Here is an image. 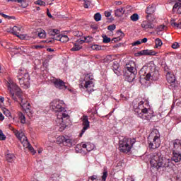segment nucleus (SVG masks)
<instances>
[{
    "label": "nucleus",
    "mask_w": 181,
    "mask_h": 181,
    "mask_svg": "<svg viewBox=\"0 0 181 181\" xmlns=\"http://www.w3.org/2000/svg\"><path fill=\"white\" fill-rule=\"evenodd\" d=\"M60 37H62V35H56L54 37H53V40H59L60 42Z\"/></svg>",
    "instance_id": "nucleus-49"
},
{
    "label": "nucleus",
    "mask_w": 181,
    "mask_h": 181,
    "mask_svg": "<svg viewBox=\"0 0 181 181\" xmlns=\"http://www.w3.org/2000/svg\"><path fill=\"white\" fill-rule=\"evenodd\" d=\"M91 47H92L93 50H101V47H100V45H92Z\"/></svg>",
    "instance_id": "nucleus-45"
},
{
    "label": "nucleus",
    "mask_w": 181,
    "mask_h": 181,
    "mask_svg": "<svg viewBox=\"0 0 181 181\" xmlns=\"http://www.w3.org/2000/svg\"><path fill=\"white\" fill-rule=\"evenodd\" d=\"M18 4H21L22 8H28L29 3L26 0H18Z\"/></svg>",
    "instance_id": "nucleus-29"
},
{
    "label": "nucleus",
    "mask_w": 181,
    "mask_h": 181,
    "mask_svg": "<svg viewBox=\"0 0 181 181\" xmlns=\"http://www.w3.org/2000/svg\"><path fill=\"white\" fill-rule=\"evenodd\" d=\"M33 49H43V46H42V45H34V46H33Z\"/></svg>",
    "instance_id": "nucleus-50"
},
{
    "label": "nucleus",
    "mask_w": 181,
    "mask_h": 181,
    "mask_svg": "<svg viewBox=\"0 0 181 181\" xmlns=\"http://www.w3.org/2000/svg\"><path fill=\"white\" fill-rule=\"evenodd\" d=\"M81 46L78 44H74V47L71 49V52H78V50H81Z\"/></svg>",
    "instance_id": "nucleus-31"
},
{
    "label": "nucleus",
    "mask_w": 181,
    "mask_h": 181,
    "mask_svg": "<svg viewBox=\"0 0 181 181\" xmlns=\"http://www.w3.org/2000/svg\"><path fill=\"white\" fill-rule=\"evenodd\" d=\"M86 41L85 40H77V42L79 43V45H83V43H84Z\"/></svg>",
    "instance_id": "nucleus-58"
},
{
    "label": "nucleus",
    "mask_w": 181,
    "mask_h": 181,
    "mask_svg": "<svg viewBox=\"0 0 181 181\" xmlns=\"http://www.w3.org/2000/svg\"><path fill=\"white\" fill-rule=\"evenodd\" d=\"M113 71L115 73V74H117V76H121V72L118 71V66H117V68H115V66H113Z\"/></svg>",
    "instance_id": "nucleus-46"
},
{
    "label": "nucleus",
    "mask_w": 181,
    "mask_h": 181,
    "mask_svg": "<svg viewBox=\"0 0 181 181\" xmlns=\"http://www.w3.org/2000/svg\"><path fill=\"white\" fill-rule=\"evenodd\" d=\"M166 78L168 83H169L170 84H172L176 81V78L175 77V75L170 72L167 73Z\"/></svg>",
    "instance_id": "nucleus-19"
},
{
    "label": "nucleus",
    "mask_w": 181,
    "mask_h": 181,
    "mask_svg": "<svg viewBox=\"0 0 181 181\" xmlns=\"http://www.w3.org/2000/svg\"><path fill=\"white\" fill-rule=\"evenodd\" d=\"M11 33H13V35H15L16 36H17V35H19V33H21V27H18V26L13 27Z\"/></svg>",
    "instance_id": "nucleus-27"
},
{
    "label": "nucleus",
    "mask_w": 181,
    "mask_h": 181,
    "mask_svg": "<svg viewBox=\"0 0 181 181\" xmlns=\"http://www.w3.org/2000/svg\"><path fill=\"white\" fill-rule=\"evenodd\" d=\"M124 13H125V9L124 8H117L115 11V15L118 18H119V16H122Z\"/></svg>",
    "instance_id": "nucleus-25"
},
{
    "label": "nucleus",
    "mask_w": 181,
    "mask_h": 181,
    "mask_svg": "<svg viewBox=\"0 0 181 181\" xmlns=\"http://www.w3.org/2000/svg\"><path fill=\"white\" fill-rule=\"evenodd\" d=\"M47 15L49 18H53V16H52V14L49 12L47 13Z\"/></svg>",
    "instance_id": "nucleus-63"
},
{
    "label": "nucleus",
    "mask_w": 181,
    "mask_h": 181,
    "mask_svg": "<svg viewBox=\"0 0 181 181\" xmlns=\"http://www.w3.org/2000/svg\"><path fill=\"white\" fill-rule=\"evenodd\" d=\"M5 119V117H4V115H2L1 112H0V120L4 121Z\"/></svg>",
    "instance_id": "nucleus-60"
},
{
    "label": "nucleus",
    "mask_w": 181,
    "mask_h": 181,
    "mask_svg": "<svg viewBox=\"0 0 181 181\" xmlns=\"http://www.w3.org/2000/svg\"><path fill=\"white\" fill-rule=\"evenodd\" d=\"M50 108L53 110L57 114L56 122L57 125L63 127L64 125V118H69V113L66 110V105L64 102L60 100H54L50 103Z\"/></svg>",
    "instance_id": "nucleus-2"
},
{
    "label": "nucleus",
    "mask_w": 181,
    "mask_h": 181,
    "mask_svg": "<svg viewBox=\"0 0 181 181\" xmlns=\"http://www.w3.org/2000/svg\"><path fill=\"white\" fill-rule=\"evenodd\" d=\"M165 28H166V26L165 25H160L158 28V30H160V32H162V30H165Z\"/></svg>",
    "instance_id": "nucleus-52"
},
{
    "label": "nucleus",
    "mask_w": 181,
    "mask_h": 181,
    "mask_svg": "<svg viewBox=\"0 0 181 181\" xmlns=\"http://www.w3.org/2000/svg\"><path fill=\"white\" fill-rule=\"evenodd\" d=\"M59 33H60V31L57 29H49L48 30V35H49V36H56V35H59Z\"/></svg>",
    "instance_id": "nucleus-26"
},
{
    "label": "nucleus",
    "mask_w": 181,
    "mask_h": 181,
    "mask_svg": "<svg viewBox=\"0 0 181 181\" xmlns=\"http://www.w3.org/2000/svg\"><path fill=\"white\" fill-rule=\"evenodd\" d=\"M13 133L15 134L16 138H18V139H19V141L21 142L24 148H28L33 155L36 153L35 148H33L32 145H30V143H29V141L28 140L26 136H25V133H23V132L14 129Z\"/></svg>",
    "instance_id": "nucleus-9"
},
{
    "label": "nucleus",
    "mask_w": 181,
    "mask_h": 181,
    "mask_svg": "<svg viewBox=\"0 0 181 181\" xmlns=\"http://www.w3.org/2000/svg\"><path fill=\"white\" fill-rule=\"evenodd\" d=\"M4 114H6V117H11V112L8 110L4 111Z\"/></svg>",
    "instance_id": "nucleus-59"
},
{
    "label": "nucleus",
    "mask_w": 181,
    "mask_h": 181,
    "mask_svg": "<svg viewBox=\"0 0 181 181\" xmlns=\"http://www.w3.org/2000/svg\"><path fill=\"white\" fill-rule=\"evenodd\" d=\"M141 77H144L146 81H158L159 80V71L156 70V66L153 62H150L144 65L140 70Z\"/></svg>",
    "instance_id": "nucleus-3"
},
{
    "label": "nucleus",
    "mask_w": 181,
    "mask_h": 181,
    "mask_svg": "<svg viewBox=\"0 0 181 181\" xmlns=\"http://www.w3.org/2000/svg\"><path fill=\"white\" fill-rule=\"evenodd\" d=\"M174 150L173 151V157L171 160L177 163L181 160V140L176 139L173 142Z\"/></svg>",
    "instance_id": "nucleus-11"
},
{
    "label": "nucleus",
    "mask_w": 181,
    "mask_h": 181,
    "mask_svg": "<svg viewBox=\"0 0 181 181\" xmlns=\"http://www.w3.org/2000/svg\"><path fill=\"white\" fill-rule=\"evenodd\" d=\"M18 83L23 88H29L30 87V76L25 69H20L17 76Z\"/></svg>",
    "instance_id": "nucleus-5"
},
{
    "label": "nucleus",
    "mask_w": 181,
    "mask_h": 181,
    "mask_svg": "<svg viewBox=\"0 0 181 181\" xmlns=\"http://www.w3.org/2000/svg\"><path fill=\"white\" fill-rule=\"evenodd\" d=\"M140 42H141V43H146V42H148V38L144 37L142 40H141Z\"/></svg>",
    "instance_id": "nucleus-57"
},
{
    "label": "nucleus",
    "mask_w": 181,
    "mask_h": 181,
    "mask_svg": "<svg viewBox=\"0 0 181 181\" xmlns=\"http://www.w3.org/2000/svg\"><path fill=\"white\" fill-rule=\"evenodd\" d=\"M0 15L3 16V18H5V19H15V17L10 16L2 13H0Z\"/></svg>",
    "instance_id": "nucleus-44"
},
{
    "label": "nucleus",
    "mask_w": 181,
    "mask_h": 181,
    "mask_svg": "<svg viewBox=\"0 0 181 181\" xmlns=\"http://www.w3.org/2000/svg\"><path fill=\"white\" fill-rule=\"evenodd\" d=\"M135 142V139H123L119 141V150L124 153H128Z\"/></svg>",
    "instance_id": "nucleus-10"
},
{
    "label": "nucleus",
    "mask_w": 181,
    "mask_h": 181,
    "mask_svg": "<svg viewBox=\"0 0 181 181\" xmlns=\"http://www.w3.org/2000/svg\"><path fill=\"white\" fill-rule=\"evenodd\" d=\"M16 36H17V37H19L20 39H22V40L26 38V36H25V35H19V34H18V35H17Z\"/></svg>",
    "instance_id": "nucleus-54"
},
{
    "label": "nucleus",
    "mask_w": 181,
    "mask_h": 181,
    "mask_svg": "<svg viewBox=\"0 0 181 181\" xmlns=\"http://www.w3.org/2000/svg\"><path fill=\"white\" fill-rule=\"evenodd\" d=\"M115 28H116L115 25L112 24L107 27V30H110V32H112V30H115Z\"/></svg>",
    "instance_id": "nucleus-47"
},
{
    "label": "nucleus",
    "mask_w": 181,
    "mask_h": 181,
    "mask_svg": "<svg viewBox=\"0 0 181 181\" xmlns=\"http://www.w3.org/2000/svg\"><path fill=\"white\" fill-rule=\"evenodd\" d=\"M19 119H21V124H25L26 123V117L25 115L22 113L19 114Z\"/></svg>",
    "instance_id": "nucleus-35"
},
{
    "label": "nucleus",
    "mask_w": 181,
    "mask_h": 181,
    "mask_svg": "<svg viewBox=\"0 0 181 181\" xmlns=\"http://www.w3.org/2000/svg\"><path fill=\"white\" fill-rule=\"evenodd\" d=\"M156 43V48L158 49V47H160L163 43L162 42V40L157 38L155 40Z\"/></svg>",
    "instance_id": "nucleus-32"
},
{
    "label": "nucleus",
    "mask_w": 181,
    "mask_h": 181,
    "mask_svg": "<svg viewBox=\"0 0 181 181\" xmlns=\"http://www.w3.org/2000/svg\"><path fill=\"white\" fill-rule=\"evenodd\" d=\"M36 5H40L41 6H45L46 5V3L42 0H37L35 2Z\"/></svg>",
    "instance_id": "nucleus-43"
},
{
    "label": "nucleus",
    "mask_w": 181,
    "mask_h": 181,
    "mask_svg": "<svg viewBox=\"0 0 181 181\" xmlns=\"http://www.w3.org/2000/svg\"><path fill=\"white\" fill-rule=\"evenodd\" d=\"M6 159L7 162L12 163V162H15L16 157H15V155L13 153H7L6 155Z\"/></svg>",
    "instance_id": "nucleus-23"
},
{
    "label": "nucleus",
    "mask_w": 181,
    "mask_h": 181,
    "mask_svg": "<svg viewBox=\"0 0 181 181\" xmlns=\"http://www.w3.org/2000/svg\"><path fill=\"white\" fill-rule=\"evenodd\" d=\"M130 19L133 22H136L139 19V16L138 15V13H134L131 16Z\"/></svg>",
    "instance_id": "nucleus-33"
},
{
    "label": "nucleus",
    "mask_w": 181,
    "mask_h": 181,
    "mask_svg": "<svg viewBox=\"0 0 181 181\" xmlns=\"http://www.w3.org/2000/svg\"><path fill=\"white\" fill-rule=\"evenodd\" d=\"M58 142L64 143L66 144V146H73L76 145V141L73 140L69 136H60L57 138Z\"/></svg>",
    "instance_id": "nucleus-12"
},
{
    "label": "nucleus",
    "mask_w": 181,
    "mask_h": 181,
    "mask_svg": "<svg viewBox=\"0 0 181 181\" xmlns=\"http://www.w3.org/2000/svg\"><path fill=\"white\" fill-rule=\"evenodd\" d=\"M13 52H15V50H17L16 53H25L26 51H25V47H16V48L13 49Z\"/></svg>",
    "instance_id": "nucleus-30"
},
{
    "label": "nucleus",
    "mask_w": 181,
    "mask_h": 181,
    "mask_svg": "<svg viewBox=\"0 0 181 181\" xmlns=\"http://www.w3.org/2000/svg\"><path fill=\"white\" fill-rule=\"evenodd\" d=\"M52 83L54 84V88L58 90H68L69 88L66 86V83L61 79L54 78L52 80Z\"/></svg>",
    "instance_id": "nucleus-13"
},
{
    "label": "nucleus",
    "mask_w": 181,
    "mask_h": 181,
    "mask_svg": "<svg viewBox=\"0 0 181 181\" xmlns=\"http://www.w3.org/2000/svg\"><path fill=\"white\" fill-rule=\"evenodd\" d=\"M23 109L25 110V111L26 114H28V117H30L32 115V114H33V112L30 109V105L25 106V107H23Z\"/></svg>",
    "instance_id": "nucleus-28"
},
{
    "label": "nucleus",
    "mask_w": 181,
    "mask_h": 181,
    "mask_svg": "<svg viewBox=\"0 0 181 181\" xmlns=\"http://www.w3.org/2000/svg\"><path fill=\"white\" fill-rule=\"evenodd\" d=\"M173 12H176L181 15V0H178L173 7Z\"/></svg>",
    "instance_id": "nucleus-18"
},
{
    "label": "nucleus",
    "mask_w": 181,
    "mask_h": 181,
    "mask_svg": "<svg viewBox=\"0 0 181 181\" xmlns=\"http://www.w3.org/2000/svg\"><path fill=\"white\" fill-rule=\"evenodd\" d=\"M6 87L9 91L11 98L14 100V101H18V98H16V95H17V97H21V95L22 94V90L21 88H19V86H18L12 80L7 81Z\"/></svg>",
    "instance_id": "nucleus-8"
},
{
    "label": "nucleus",
    "mask_w": 181,
    "mask_h": 181,
    "mask_svg": "<svg viewBox=\"0 0 181 181\" xmlns=\"http://www.w3.org/2000/svg\"><path fill=\"white\" fill-rule=\"evenodd\" d=\"M38 37L40 39H45V37H46V32L45 30H42L38 33Z\"/></svg>",
    "instance_id": "nucleus-38"
},
{
    "label": "nucleus",
    "mask_w": 181,
    "mask_h": 181,
    "mask_svg": "<svg viewBox=\"0 0 181 181\" xmlns=\"http://www.w3.org/2000/svg\"><path fill=\"white\" fill-rule=\"evenodd\" d=\"M107 177H108V171H107V170H104L101 177L102 181L107 180Z\"/></svg>",
    "instance_id": "nucleus-34"
},
{
    "label": "nucleus",
    "mask_w": 181,
    "mask_h": 181,
    "mask_svg": "<svg viewBox=\"0 0 181 181\" xmlns=\"http://www.w3.org/2000/svg\"><path fill=\"white\" fill-rule=\"evenodd\" d=\"M141 28H143L144 30H148V29H155V23L149 20L144 21L141 23Z\"/></svg>",
    "instance_id": "nucleus-15"
},
{
    "label": "nucleus",
    "mask_w": 181,
    "mask_h": 181,
    "mask_svg": "<svg viewBox=\"0 0 181 181\" xmlns=\"http://www.w3.org/2000/svg\"><path fill=\"white\" fill-rule=\"evenodd\" d=\"M86 77L89 79V81H86V83L84 85L85 88H91V87L94 86V82L93 80H94V78L93 76L87 75Z\"/></svg>",
    "instance_id": "nucleus-17"
},
{
    "label": "nucleus",
    "mask_w": 181,
    "mask_h": 181,
    "mask_svg": "<svg viewBox=\"0 0 181 181\" xmlns=\"http://www.w3.org/2000/svg\"><path fill=\"white\" fill-rule=\"evenodd\" d=\"M74 36H81V33L80 34V32H78V31H75V32H74Z\"/></svg>",
    "instance_id": "nucleus-56"
},
{
    "label": "nucleus",
    "mask_w": 181,
    "mask_h": 181,
    "mask_svg": "<svg viewBox=\"0 0 181 181\" xmlns=\"http://www.w3.org/2000/svg\"><path fill=\"white\" fill-rule=\"evenodd\" d=\"M18 98H20L21 101V106L22 108H25V107H28V105H30V103H29L26 99H23V98H22V94L21 95V97H18Z\"/></svg>",
    "instance_id": "nucleus-24"
},
{
    "label": "nucleus",
    "mask_w": 181,
    "mask_h": 181,
    "mask_svg": "<svg viewBox=\"0 0 181 181\" xmlns=\"http://www.w3.org/2000/svg\"><path fill=\"white\" fill-rule=\"evenodd\" d=\"M115 5H122V1H115Z\"/></svg>",
    "instance_id": "nucleus-62"
},
{
    "label": "nucleus",
    "mask_w": 181,
    "mask_h": 181,
    "mask_svg": "<svg viewBox=\"0 0 181 181\" xmlns=\"http://www.w3.org/2000/svg\"><path fill=\"white\" fill-rule=\"evenodd\" d=\"M156 6L155 5L148 6L146 10L147 13L146 18L151 16L152 13H155Z\"/></svg>",
    "instance_id": "nucleus-20"
},
{
    "label": "nucleus",
    "mask_w": 181,
    "mask_h": 181,
    "mask_svg": "<svg viewBox=\"0 0 181 181\" xmlns=\"http://www.w3.org/2000/svg\"><path fill=\"white\" fill-rule=\"evenodd\" d=\"M83 6L84 8H88V1H85Z\"/></svg>",
    "instance_id": "nucleus-61"
},
{
    "label": "nucleus",
    "mask_w": 181,
    "mask_h": 181,
    "mask_svg": "<svg viewBox=\"0 0 181 181\" xmlns=\"http://www.w3.org/2000/svg\"><path fill=\"white\" fill-rule=\"evenodd\" d=\"M6 139V136L4 134V132L0 129V141H5Z\"/></svg>",
    "instance_id": "nucleus-41"
},
{
    "label": "nucleus",
    "mask_w": 181,
    "mask_h": 181,
    "mask_svg": "<svg viewBox=\"0 0 181 181\" xmlns=\"http://www.w3.org/2000/svg\"><path fill=\"white\" fill-rule=\"evenodd\" d=\"M117 35L118 37L113 38L112 40L115 41V42H119V40H122V37H124V36H125V34H124V33H122V31H121V30H119L117 32Z\"/></svg>",
    "instance_id": "nucleus-21"
},
{
    "label": "nucleus",
    "mask_w": 181,
    "mask_h": 181,
    "mask_svg": "<svg viewBox=\"0 0 181 181\" xmlns=\"http://www.w3.org/2000/svg\"><path fill=\"white\" fill-rule=\"evenodd\" d=\"M94 19L95 22H100V21H101V14L100 13H96L94 15Z\"/></svg>",
    "instance_id": "nucleus-37"
},
{
    "label": "nucleus",
    "mask_w": 181,
    "mask_h": 181,
    "mask_svg": "<svg viewBox=\"0 0 181 181\" xmlns=\"http://www.w3.org/2000/svg\"><path fill=\"white\" fill-rule=\"evenodd\" d=\"M88 181H100V180H98L97 175H93L91 177H89Z\"/></svg>",
    "instance_id": "nucleus-42"
},
{
    "label": "nucleus",
    "mask_w": 181,
    "mask_h": 181,
    "mask_svg": "<svg viewBox=\"0 0 181 181\" xmlns=\"http://www.w3.org/2000/svg\"><path fill=\"white\" fill-rule=\"evenodd\" d=\"M180 45H179V43L177 42H174L173 45H172V47L173 49H179Z\"/></svg>",
    "instance_id": "nucleus-48"
},
{
    "label": "nucleus",
    "mask_w": 181,
    "mask_h": 181,
    "mask_svg": "<svg viewBox=\"0 0 181 181\" xmlns=\"http://www.w3.org/2000/svg\"><path fill=\"white\" fill-rule=\"evenodd\" d=\"M126 70L124 74V80L129 83H132L135 80V77L137 74L136 68H135V62H129L125 66Z\"/></svg>",
    "instance_id": "nucleus-6"
},
{
    "label": "nucleus",
    "mask_w": 181,
    "mask_h": 181,
    "mask_svg": "<svg viewBox=\"0 0 181 181\" xmlns=\"http://www.w3.org/2000/svg\"><path fill=\"white\" fill-rule=\"evenodd\" d=\"M60 42L62 43H66V42H69V37L67 35H62L60 37Z\"/></svg>",
    "instance_id": "nucleus-36"
},
{
    "label": "nucleus",
    "mask_w": 181,
    "mask_h": 181,
    "mask_svg": "<svg viewBox=\"0 0 181 181\" xmlns=\"http://www.w3.org/2000/svg\"><path fill=\"white\" fill-rule=\"evenodd\" d=\"M148 147L151 149H156L160 146V134L158 130L153 131L148 138Z\"/></svg>",
    "instance_id": "nucleus-7"
},
{
    "label": "nucleus",
    "mask_w": 181,
    "mask_h": 181,
    "mask_svg": "<svg viewBox=\"0 0 181 181\" xmlns=\"http://www.w3.org/2000/svg\"><path fill=\"white\" fill-rule=\"evenodd\" d=\"M90 28L93 30H97V29H98V26L97 25H90Z\"/></svg>",
    "instance_id": "nucleus-55"
},
{
    "label": "nucleus",
    "mask_w": 181,
    "mask_h": 181,
    "mask_svg": "<svg viewBox=\"0 0 181 181\" xmlns=\"http://www.w3.org/2000/svg\"><path fill=\"white\" fill-rule=\"evenodd\" d=\"M105 16H106V18H110V16H111V12L105 11Z\"/></svg>",
    "instance_id": "nucleus-53"
},
{
    "label": "nucleus",
    "mask_w": 181,
    "mask_h": 181,
    "mask_svg": "<svg viewBox=\"0 0 181 181\" xmlns=\"http://www.w3.org/2000/svg\"><path fill=\"white\" fill-rule=\"evenodd\" d=\"M84 39H85V42H86V43H90V42H93V40H94V38H93V37H91V36L84 37Z\"/></svg>",
    "instance_id": "nucleus-40"
},
{
    "label": "nucleus",
    "mask_w": 181,
    "mask_h": 181,
    "mask_svg": "<svg viewBox=\"0 0 181 181\" xmlns=\"http://www.w3.org/2000/svg\"><path fill=\"white\" fill-rule=\"evenodd\" d=\"M156 52L152 49H144L136 54V56H155Z\"/></svg>",
    "instance_id": "nucleus-16"
},
{
    "label": "nucleus",
    "mask_w": 181,
    "mask_h": 181,
    "mask_svg": "<svg viewBox=\"0 0 181 181\" xmlns=\"http://www.w3.org/2000/svg\"><path fill=\"white\" fill-rule=\"evenodd\" d=\"M83 127L79 134V136L81 137L83 136V135L84 134V132H86V131H87V129L90 128V122L88 121V117L87 116H83Z\"/></svg>",
    "instance_id": "nucleus-14"
},
{
    "label": "nucleus",
    "mask_w": 181,
    "mask_h": 181,
    "mask_svg": "<svg viewBox=\"0 0 181 181\" xmlns=\"http://www.w3.org/2000/svg\"><path fill=\"white\" fill-rule=\"evenodd\" d=\"M103 39V43H110L111 42V38L108 37L107 35L102 36Z\"/></svg>",
    "instance_id": "nucleus-39"
},
{
    "label": "nucleus",
    "mask_w": 181,
    "mask_h": 181,
    "mask_svg": "<svg viewBox=\"0 0 181 181\" xmlns=\"http://www.w3.org/2000/svg\"><path fill=\"white\" fill-rule=\"evenodd\" d=\"M82 148H86L88 152H91L94 149V144L91 143L83 144Z\"/></svg>",
    "instance_id": "nucleus-22"
},
{
    "label": "nucleus",
    "mask_w": 181,
    "mask_h": 181,
    "mask_svg": "<svg viewBox=\"0 0 181 181\" xmlns=\"http://www.w3.org/2000/svg\"><path fill=\"white\" fill-rule=\"evenodd\" d=\"M144 104H145V101L141 100L139 103L138 106L136 107H134V112L136 115H138L141 119L149 120L153 117V113L151 109L146 108Z\"/></svg>",
    "instance_id": "nucleus-4"
},
{
    "label": "nucleus",
    "mask_w": 181,
    "mask_h": 181,
    "mask_svg": "<svg viewBox=\"0 0 181 181\" xmlns=\"http://www.w3.org/2000/svg\"><path fill=\"white\" fill-rule=\"evenodd\" d=\"M47 50V52H53L54 51L53 49H52V48H48Z\"/></svg>",
    "instance_id": "nucleus-64"
},
{
    "label": "nucleus",
    "mask_w": 181,
    "mask_h": 181,
    "mask_svg": "<svg viewBox=\"0 0 181 181\" xmlns=\"http://www.w3.org/2000/svg\"><path fill=\"white\" fill-rule=\"evenodd\" d=\"M150 164L153 168H156L158 170L163 169L167 170L172 167L171 160L163 157L160 151L151 153L150 155Z\"/></svg>",
    "instance_id": "nucleus-1"
},
{
    "label": "nucleus",
    "mask_w": 181,
    "mask_h": 181,
    "mask_svg": "<svg viewBox=\"0 0 181 181\" xmlns=\"http://www.w3.org/2000/svg\"><path fill=\"white\" fill-rule=\"evenodd\" d=\"M141 40H137L133 42L132 45V46H138L139 45H141Z\"/></svg>",
    "instance_id": "nucleus-51"
}]
</instances>
